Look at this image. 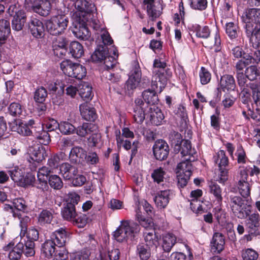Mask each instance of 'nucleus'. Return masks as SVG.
<instances>
[{
  "label": "nucleus",
  "instance_id": "nucleus-1",
  "mask_svg": "<svg viewBox=\"0 0 260 260\" xmlns=\"http://www.w3.org/2000/svg\"><path fill=\"white\" fill-rule=\"evenodd\" d=\"M140 230L139 224L134 221L122 220L113 236L118 242H125L129 239L133 241L139 235Z\"/></svg>",
  "mask_w": 260,
  "mask_h": 260
},
{
  "label": "nucleus",
  "instance_id": "nucleus-2",
  "mask_svg": "<svg viewBox=\"0 0 260 260\" xmlns=\"http://www.w3.org/2000/svg\"><path fill=\"white\" fill-rule=\"evenodd\" d=\"M228 205L233 214L241 219H245L251 212V206L245 203L240 196H230Z\"/></svg>",
  "mask_w": 260,
  "mask_h": 260
},
{
  "label": "nucleus",
  "instance_id": "nucleus-3",
  "mask_svg": "<svg viewBox=\"0 0 260 260\" xmlns=\"http://www.w3.org/2000/svg\"><path fill=\"white\" fill-rule=\"evenodd\" d=\"M69 23V19L64 15H58L52 17L46 23L47 31L52 35L63 33Z\"/></svg>",
  "mask_w": 260,
  "mask_h": 260
},
{
  "label": "nucleus",
  "instance_id": "nucleus-4",
  "mask_svg": "<svg viewBox=\"0 0 260 260\" xmlns=\"http://www.w3.org/2000/svg\"><path fill=\"white\" fill-rule=\"evenodd\" d=\"M60 67L65 75L79 80L82 79L86 75L85 67L79 63H73L69 60L62 61Z\"/></svg>",
  "mask_w": 260,
  "mask_h": 260
},
{
  "label": "nucleus",
  "instance_id": "nucleus-5",
  "mask_svg": "<svg viewBox=\"0 0 260 260\" xmlns=\"http://www.w3.org/2000/svg\"><path fill=\"white\" fill-rule=\"evenodd\" d=\"M167 64L165 62H161L158 59H155L153 62V73L156 76L155 81L153 82V86H158L157 80L160 82V87L161 85H164L166 84L167 80L172 76V73L169 68H166Z\"/></svg>",
  "mask_w": 260,
  "mask_h": 260
},
{
  "label": "nucleus",
  "instance_id": "nucleus-6",
  "mask_svg": "<svg viewBox=\"0 0 260 260\" xmlns=\"http://www.w3.org/2000/svg\"><path fill=\"white\" fill-rule=\"evenodd\" d=\"M232 54L236 58H241L235 64V69L237 71H243L254 60L252 58V55L246 53L240 46H236L232 50Z\"/></svg>",
  "mask_w": 260,
  "mask_h": 260
},
{
  "label": "nucleus",
  "instance_id": "nucleus-7",
  "mask_svg": "<svg viewBox=\"0 0 260 260\" xmlns=\"http://www.w3.org/2000/svg\"><path fill=\"white\" fill-rule=\"evenodd\" d=\"M74 7L79 13V19H84L85 17L91 19L92 14H94L96 11L95 5L91 2L86 0H77L74 4Z\"/></svg>",
  "mask_w": 260,
  "mask_h": 260
},
{
  "label": "nucleus",
  "instance_id": "nucleus-8",
  "mask_svg": "<svg viewBox=\"0 0 260 260\" xmlns=\"http://www.w3.org/2000/svg\"><path fill=\"white\" fill-rule=\"evenodd\" d=\"M242 21L245 24L244 27L260 24V9L250 8L246 10L242 16Z\"/></svg>",
  "mask_w": 260,
  "mask_h": 260
},
{
  "label": "nucleus",
  "instance_id": "nucleus-9",
  "mask_svg": "<svg viewBox=\"0 0 260 260\" xmlns=\"http://www.w3.org/2000/svg\"><path fill=\"white\" fill-rule=\"evenodd\" d=\"M169 151V145L164 140L159 139L155 142L153 146V153L156 159L160 161L166 159Z\"/></svg>",
  "mask_w": 260,
  "mask_h": 260
},
{
  "label": "nucleus",
  "instance_id": "nucleus-10",
  "mask_svg": "<svg viewBox=\"0 0 260 260\" xmlns=\"http://www.w3.org/2000/svg\"><path fill=\"white\" fill-rule=\"evenodd\" d=\"M142 73L138 64H136L129 73V78L126 82L125 88L129 91H133L140 83Z\"/></svg>",
  "mask_w": 260,
  "mask_h": 260
},
{
  "label": "nucleus",
  "instance_id": "nucleus-11",
  "mask_svg": "<svg viewBox=\"0 0 260 260\" xmlns=\"http://www.w3.org/2000/svg\"><path fill=\"white\" fill-rule=\"evenodd\" d=\"M245 34L254 48L260 47V26L248 25L244 27Z\"/></svg>",
  "mask_w": 260,
  "mask_h": 260
},
{
  "label": "nucleus",
  "instance_id": "nucleus-12",
  "mask_svg": "<svg viewBox=\"0 0 260 260\" xmlns=\"http://www.w3.org/2000/svg\"><path fill=\"white\" fill-rule=\"evenodd\" d=\"M176 152H180L181 156H188V158H196L197 152L194 148H192L191 143L187 140H182L180 144H176L174 147Z\"/></svg>",
  "mask_w": 260,
  "mask_h": 260
},
{
  "label": "nucleus",
  "instance_id": "nucleus-13",
  "mask_svg": "<svg viewBox=\"0 0 260 260\" xmlns=\"http://www.w3.org/2000/svg\"><path fill=\"white\" fill-rule=\"evenodd\" d=\"M29 219V218L26 217L25 218H23L21 220L20 225L21 227V231L20 233V237H22L25 236L27 233V240L36 241L39 239V231L34 228H31L29 229L27 232V221Z\"/></svg>",
  "mask_w": 260,
  "mask_h": 260
},
{
  "label": "nucleus",
  "instance_id": "nucleus-14",
  "mask_svg": "<svg viewBox=\"0 0 260 260\" xmlns=\"http://www.w3.org/2000/svg\"><path fill=\"white\" fill-rule=\"evenodd\" d=\"M172 192L170 189L158 191L154 198L156 206L159 209L165 208L169 204Z\"/></svg>",
  "mask_w": 260,
  "mask_h": 260
},
{
  "label": "nucleus",
  "instance_id": "nucleus-15",
  "mask_svg": "<svg viewBox=\"0 0 260 260\" xmlns=\"http://www.w3.org/2000/svg\"><path fill=\"white\" fill-rule=\"evenodd\" d=\"M87 24L83 19H79L78 24L75 26L73 30L75 36L81 40H87L90 37V32L87 27Z\"/></svg>",
  "mask_w": 260,
  "mask_h": 260
},
{
  "label": "nucleus",
  "instance_id": "nucleus-16",
  "mask_svg": "<svg viewBox=\"0 0 260 260\" xmlns=\"http://www.w3.org/2000/svg\"><path fill=\"white\" fill-rule=\"evenodd\" d=\"M34 12L43 16L49 14L51 10V4L48 0H35L32 6Z\"/></svg>",
  "mask_w": 260,
  "mask_h": 260
},
{
  "label": "nucleus",
  "instance_id": "nucleus-17",
  "mask_svg": "<svg viewBox=\"0 0 260 260\" xmlns=\"http://www.w3.org/2000/svg\"><path fill=\"white\" fill-rule=\"evenodd\" d=\"M23 243L19 242L15 247L14 244L10 243L4 247V250L9 251L8 257L11 260H18L20 258L23 252Z\"/></svg>",
  "mask_w": 260,
  "mask_h": 260
},
{
  "label": "nucleus",
  "instance_id": "nucleus-18",
  "mask_svg": "<svg viewBox=\"0 0 260 260\" xmlns=\"http://www.w3.org/2000/svg\"><path fill=\"white\" fill-rule=\"evenodd\" d=\"M69 157L72 163L81 164L86 159V152L81 147L75 146L71 150Z\"/></svg>",
  "mask_w": 260,
  "mask_h": 260
},
{
  "label": "nucleus",
  "instance_id": "nucleus-19",
  "mask_svg": "<svg viewBox=\"0 0 260 260\" xmlns=\"http://www.w3.org/2000/svg\"><path fill=\"white\" fill-rule=\"evenodd\" d=\"M29 28L32 35L36 38H41L44 35L45 28L41 21L32 18L29 23Z\"/></svg>",
  "mask_w": 260,
  "mask_h": 260
},
{
  "label": "nucleus",
  "instance_id": "nucleus-20",
  "mask_svg": "<svg viewBox=\"0 0 260 260\" xmlns=\"http://www.w3.org/2000/svg\"><path fill=\"white\" fill-rule=\"evenodd\" d=\"M50 239L53 240L54 243L59 248L64 246L68 239L67 233L63 228H59L52 233Z\"/></svg>",
  "mask_w": 260,
  "mask_h": 260
},
{
  "label": "nucleus",
  "instance_id": "nucleus-21",
  "mask_svg": "<svg viewBox=\"0 0 260 260\" xmlns=\"http://www.w3.org/2000/svg\"><path fill=\"white\" fill-rule=\"evenodd\" d=\"M195 158H187L185 160L182 161L178 164L176 168V173L177 174L186 176L187 178H190L192 174V166L191 161L195 160Z\"/></svg>",
  "mask_w": 260,
  "mask_h": 260
},
{
  "label": "nucleus",
  "instance_id": "nucleus-22",
  "mask_svg": "<svg viewBox=\"0 0 260 260\" xmlns=\"http://www.w3.org/2000/svg\"><path fill=\"white\" fill-rule=\"evenodd\" d=\"M68 43L67 38L63 36H58L55 38L53 42V48L54 54L61 56L66 52V47Z\"/></svg>",
  "mask_w": 260,
  "mask_h": 260
},
{
  "label": "nucleus",
  "instance_id": "nucleus-23",
  "mask_svg": "<svg viewBox=\"0 0 260 260\" xmlns=\"http://www.w3.org/2000/svg\"><path fill=\"white\" fill-rule=\"evenodd\" d=\"M79 109L82 118L87 121H94L97 118L95 110L87 103L80 105Z\"/></svg>",
  "mask_w": 260,
  "mask_h": 260
},
{
  "label": "nucleus",
  "instance_id": "nucleus-24",
  "mask_svg": "<svg viewBox=\"0 0 260 260\" xmlns=\"http://www.w3.org/2000/svg\"><path fill=\"white\" fill-rule=\"evenodd\" d=\"M211 251L220 253L224 249L225 240L223 235L220 233H215L210 242Z\"/></svg>",
  "mask_w": 260,
  "mask_h": 260
},
{
  "label": "nucleus",
  "instance_id": "nucleus-25",
  "mask_svg": "<svg viewBox=\"0 0 260 260\" xmlns=\"http://www.w3.org/2000/svg\"><path fill=\"white\" fill-rule=\"evenodd\" d=\"M78 169L68 162H64L59 166V173L64 180H71L78 173Z\"/></svg>",
  "mask_w": 260,
  "mask_h": 260
},
{
  "label": "nucleus",
  "instance_id": "nucleus-26",
  "mask_svg": "<svg viewBox=\"0 0 260 260\" xmlns=\"http://www.w3.org/2000/svg\"><path fill=\"white\" fill-rule=\"evenodd\" d=\"M10 127L12 131L17 132L22 136H30L33 134L31 129L26 124L20 120H15L10 123Z\"/></svg>",
  "mask_w": 260,
  "mask_h": 260
},
{
  "label": "nucleus",
  "instance_id": "nucleus-27",
  "mask_svg": "<svg viewBox=\"0 0 260 260\" xmlns=\"http://www.w3.org/2000/svg\"><path fill=\"white\" fill-rule=\"evenodd\" d=\"M246 220V226L249 229L251 234H255L260 225V216L257 213H254L247 216Z\"/></svg>",
  "mask_w": 260,
  "mask_h": 260
},
{
  "label": "nucleus",
  "instance_id": "nucleus-28",
  "mask_svg": "<svg viewBox=\"0 0 260 260\" xmlns=\"http://www.w3.org/2000/svg\"><path fill=\"white\" fill-rule=\"evenodd\" d=\"M220 87L223 91H234L236 84L234 77L229 74L222 76L220 80Z\"/></svg>",
  "mask_w": 260,
  "mask_h": 260
},
{
  "label": "nucleus",
  "instance_id": "nucleus-29",
  "mask_svg": "<svg viewBox=\"0 0 260 260\" xmlns=\"http://www.w3.org/2000/svg\"><path fill=\"white\" fill-rule=\"evenodd\" d=\"M11 179L15 182L19 183L23 186L28 184V181L24 176V172L17 167H15L8 171Z\"/></svg>",
  "mask_w": 260,
  "mask_h": 260
},
{
  "label": "nucleus",
  "instance_id": "nucleus-30",
  "mask_svg": "<svg viewBox=\"0 0 260 260\" xmlns=\"http://www.w3.org/2000/svg\"><path fill=\"white\" fill-rule=\"evenodd\" d=\"M26 21V15L24 11L18 10L14 15L12 20V28L15 31L21 30Z\"/></svg>",
  "mask_w": 260,
  "mask_h": 260
},
{
  "label": "nucleus",
  "instance_id": "nucleus-31",
  "mask_svg": "<svg viewBox=\"0 0 260 260\" xmlns=\"http://www.w3.org/2000/svg\"><path fill=\"white\" fill-rule=\"evenodd\" d=\"M31 159L34 161L39 162L45 159L46 151L43 145H37L30 149Z\"/></svg>",
  "mask_w": 260,
  "mask_h": 260
},
{
  "label": "nucleus",
  "instance_id": "nucleus-32",
  "mask_svg": "<svg viewBox=\"0 0 260 260\" xmlns=\"http://www.w3.org/2000/svg\"><path fill=\"white\" fill-rule=\"evenodd\" d=\"M98 131V126L91 123H84L79 126L75 130L76 133L81 137H85L91 133L96 132Z\"/></svg>",
  "mask_w": 260,
  "mask_h": 260
},
{
  "label": "nucleus",
  "instance_id": "nucleus-33",
  "mask_svg": "<svg viewBox=\"0 0 260 260\" xmlns=\"http://www.w3.org/2000/svg\"><path fill=\"white\" fill-rule=\"evenodd\" d=\"M108 49L107 46L99 45L94 53L92 54L91 58L92 61L94 62H101L108 55Z\"/></svg>",
  "mask_w": 260,
  "mask_h": 260
},
{
  "label": "nucleus",
  "instance_id": "nucleus-34",
  "mask_svg": "<svg viewBox=\"0 0 260 260\" xmlns=\"http://www.w3.org/2000/svg\"><path fill=\"white\" fill-rule=\"evenodd\" d=\"M78 92L81 98L86 102L90 101L93 96L92 87L86 82L79 85Z\"/></svg>",
  "mask_w": 260,
  "mask_h": 260
},
{
  "label": "nucleus",
  "instance_id": "nucleus-35",
  "mask_svg": "<svg viewBox=\"0 0 260 260\" xmlns=\"http://www.w3.org/2000/svg\"><path fill=\"white\" fill-rule=\"evenodd\" d=\"M209 192L217 204L221 205L222 202V189L220 186L215 182L211 181L209 184Z\"/></svg>",
  "mask_w": 260,
  "mask_h": 260
},
{
  "label": "nucleus",
  "instance_id": "nucleus-36",
  "mask_svg": "<svg viewBox=\"0 0 260 260\" xmlns=\"http://www.w3.org/2000/svg\"><path fill=\"white\" fill-rule=\"evenodd\" d=\"M56 245L51 239L46 240L42 245L41 251L48 258L51 257L56 250Z\"/></svg>",
  "mask_w": 260,
  "mask_h": 260
},
{
  "label": "nucleus",
  "instance_id": "nucleus-37",
  "mask_svg": "<svg viewBox=\"0 0 260 260\" xmlns=\"http://www.w3.org/2000/svg\"><path fill=\"white\" fill-rule=\"evenodd\" d=\"M145 245L151 248H156L159 245V238L154 231L144 233Z\"/></svg>",
  "mask_w": 260,
  "mask_h": 260
},
{
  "label": "nucleus",
  "instance_id": "nucleus-38",
  "mask_svg": "<svg viewBox=\"0 0 260 260\" xmlns=\"http://www.w3.org/2000/svg\"><path fill=\"white\" fill-rule=\"evenodd\" d=\"M180 239H177L173 234H167L163 238L162 248L166 252H170L176 243L179 242Z\"/></svg>",
  "mask_w": 260,
  "mask_h": 260
},
{
  "label": "nucleus",
  "instance_id": "nucleus-39",
  "mask_svg": "<svg viewBox=\"0 0 260 260\" xmlns=\"http://www.w3.org/2000/svg\"><path fill=\"white\" fill-rule=\"evenodd\" d=\"M53 217L51 210L43 209L40 212L37 217L38 223L41 226L49 224L51 223Z\"/></svg>",
  "mask_w": 260,
  "mask_h": 260
},
{
  "label": "nucleus",
  "instance_id": "nucleus-40",
  "mask_svg": "<svg viewBox=\"0 0 260 260\" xmlns=\"http://www.w3.org/2000/svg\"><path fill=\"white\" fill-rule=\"evenodd\" d=\"M77 212L75 207L71 203H67L61 210V215L63 218L71 221L76 216Z\"/></svg>",
  "mask_w": 260,
  "mask_h": 260
},
{
  "label": "nucleus",
  "instance_id": "nucleus-41",
  "mask_svg": "<svg viewBox=\"0 0 260 260\" xmlns=\"http://www.w3.org/2000/svg\"><path fill=\"white\" fill-rule=\"evenodd\" d=\"M151 111L150 120L152 123L156 125H159L162 123L165 116L160 109L158 108H150Z\"/></svg>",
  "mask_w": 260,
  "mask_h": 260
},
{
  "label": "nucleus",
  "instance_id": "nucleus-42",
  "mask_svg": "<svg viewBox=\"0 0 260 260\" xmlns=\"http://www.w3.org/2000/svg\"><path fill=\"white\" fill-rule=\"evenodd\" d=\"M69 51L72 57L75 58H80L84 54L82 45L77 41H73L70 43Z\"/></svg>",
  "mask_w": 260,
  "mask_h": 260
},
{
  "label": "nucleus",
  "instance_id": "nucleus-43",
  "mask_svg": "<svg viewBox=\"0 0 260 260\" xmlns=\"http://www.w3.org/2000/svg\"><path fill=\"white\" fill-rule=\"evenodd\" d=\"M205 46L210 49L214 52H218L220 51L221 48V40L217 30L214 35V39L210 42H206Z\"/></svg>",
  "mask_w": 260,
  "mask_h": 260
},
{
  "label": "nucleus",
  "instance_id": "nucleus-44",
  "mask_svg": "<svg viewBox=\"0 0 260 260\" xmlns=\"http://www.w3.org/2000/svg\"><path fill=\"white\" fill-rule=\"evenodd\" d=\"M144 243L137 246V254L141 260H148L151 256V249Z\"/></svg>",
  "mask_w": 260,
  "mask_h": 260
},
{
  "label": "nucleus",
  "instance_id": "nucleus-45",
  "mask_svg": "<svg viewBox=\"0 0 260 260\" xmlns=\"http://www.w3.org/2000/svg\"><path fill=\"white\" fill-rule=\"evenodd\" d=\"M11 32L10 22L5 19L0 20V43L7 39Z\"/></svg>",
  "mask_w": 260,
  "mask_h": 260
},
{
  "label": "nucleus",
  "instance_id": "nucleus-46",
  "mask_svg": "<svg viewBox=\"0 0 260 260\" xmlns=\"http://www.w3.org/2000/svg\"><path fill=\"white\" fill-rule=\"evenodd\" d=\"M214 162L219 168L226 167L229 164V159L226 156L224 151H218L213 157Z\"/></svg>",
  "mask_w": 260,
  "mask_h": 260
},
{
  "label": "nucleus",
  "instance_id": "nucleus-47",
  "mask_svg": "<svg viewBox=\"0 0 260 260\" xmlns=\"http://www.w3.org/2000/svg\"><path fill=\"white\" fill-rule=\"evenodd\" d=\"M142 96L146 103L149 105L157 104L158 101V96L154 90H146L143 92Z\"/></svg>",
  "mask_w": 260,
  "mask_h": 260
},
{
  "label": "nucleus",
  "instance_id": "nucleus-48",
  "mask_svg": "<svg viewBox=\"0 0 260 260\" xmlns=\"http://www.w3.org/2000/svg\"><path fill=\"white\" fill-rule=\"evenodd\" d=\"M225 32L231 39H236L238 37L240 32L238 24L233 22L226 23L225 24Z\"/></svg>",
  "mask_w": 260,
  "mask_h": 260
},
{
  "label": "nucleus",
  "instance_id": "nucleus-49",
  "mask_svg": "<svg viewBox=\"0 0 260 260\" xmlns=\"http://www.w3.org/2000/svg\"><path fill=\"white\" fill-rule=\"evenodd\" d=\"M166 175V172L165 169L162 167H158L154 169L151 174V177L153 182L157 184L164 182Z\"/></svg>",
  "mask_w": 260,
  "mask_h": 260
},
{
  "label": "nucleus",
  "instance_id": "nucleus-50",
  "mask_svg": "<svg viewBox=\"0 0 260 260\" xmlns=\"http://www.w3.org/2000/svg\"><path fill=\"white\" fill-rule=\"evenodd\" d=\"M192 29L198 38L207 39L210 36L211 31L207 26H201L198 24H195L192 25Z\"/></svg>",
  "mask_w": 260,
  "mask_h": 260
},
{
  "label": "nucleus",
  "instance_id": "nucleus-51",
  "mask_svg": "<svg viewBox=\"0 0 260 260\" xmlns=\"http://www.w3.org/2000/svg\"><path fill=\"white\" fill-rule=\"evenodd\" d=\"M66 157L65 153L62 152L56 154L48 159L47 165L51 169H56L59 167L60 161L64 159Z\"/></svg>",
  "mask_w": 260,
  "mask_h": 260
},
{
  "label": "nucleus",
  "instance_id": "nucleus-52",
  "mask_svg": "<svg viewBox=\"0 0 260 260\" xmlns=\"http://www.w3.org/2000/svg\"><path fill=\"white\" fill-rule=\"evenodd\" d=\"M48 180L51 187L54 189L59 190L63 186V182L61 179L57 175L49 176Z\"/></svg>",
  "mask_w": 260,
  "mask_h": 260
},
{
  "label": "nucleus",
  "instance_id": "nucleus-53",
  "mask_svg": "<svg viewBox=\"0 0 260 260\" xmlns=\"http://www.w3.org/2000/svg\"><path fill=\"white\" fill-rule=\"evenodd\" d=\"M24 108L19 103L16 102L12 103L8 108L9 114L13 116H20Z\"/></svg>",
  "mask_w": 260,
  "mask_h": 260
},
{
  "label": "nucleus",
  "instance_id": "nucleus-54",
  "mask_svg": "<svg viewBox=\"0 0 260 260\" xmlns=\"http://www.w3.org/2000/svg\"><path fill=\"white\" fill-rule=\"evenodd\" d=\"M238 188L240 194L244 198L250 196V186L247 181L238 182Z\"/></svg>",
  "mask_w": 260,
  "mask_h": 260
},
{
  "label": "nucleus",
  "instance_id": "nucleus-55",
  "mask_svg": "<svg viewBox=\"0 0 260 260\" xmlns=\"http://www.w3.org/2000/svg\"><path fill=\"white\" fill-rule=\"evenodd\" d=\"M59 129L64 135H70L75 133L76 128L71 123L62 121L59 123Z\"/></svg>",
  "mask_w": 260,
  "mask_h": 260
},
{
  "label": "nucleus",
  "instance_id": "nucleus-56",
  "mask_svg": "<svg viewBox=\"0 0 260 260\" xmlns=\"http://www.w3.org/2000/svg\"><path fill=\"white\" fill-rule=\"evenodd\" d=\"M244 74L247 76L248 80L254 81L257 79L259 76V73L257 67L254 65H251L247 67Z\"/></svg>",
  "mask_w": 260,
  "mask_h": 260
},
{
  "label": "nucleus",
  "instance_id": "nucleus-57",
  "mask_svg": "<svg viewBox=\"0 0 260 260\" xmlns=\"http://www.w3.org/2000/svg\"><path fill=\"white\" fill-rule=\"evenodd\" d=\"M38 140L40 144L47 145L50 142V135L47 132L42 130L41 132H36L34 135Z\"/></svg>",
  "mask_w": 260,
  "mask_h": 260
},
{
  "label": "nucleus",
  "instance_id": "nucleus-58",
  "mask_svg": "<svg viewBox=\"0 0 260 260\" xmlns=\"http://www.w3.org/2000/svg\"><path fill=\"white\" fill-rule=\"evenodd\" d=\"M133 118L135 122L138 124H141L145 118V114L143 108L139 107L134 108Z\"/></svg>",
  "mask_w": 260,
  "mask_h": 260
},
{
  "label": "nucleus",
  "instance_id": "nucleus-59",
  "mask_svg": "<svg viewBox=\"0 0 260 260\" xmlns=\"http://www.w3.org/2000/svg\"><path fill=\"white\" fill-rule=\"evenodd\" d=\"M35 244L32 241L27 240L23 244V252L27 257L32 256L35 254Z\"/></svg>",
  "mask_w": 260,
  "mask_h": 260
},
{
  "label": "nucleus",
  "instance_id": "nucleus-60",
  "mask_svg": "<svg viewBox=\"0 0 260 260\" xmlns=\"http://www.w3.org/2000/svg\"><path fill=\"white\" fill-rule=\"evenodd\" d=\"M47 96V92L43 87L38 88L34 94V100L36 102L43 103Z\"/></svg>",
  "mask_w": 260,
  "mask_h": 260
},
{
  "label": "nucleus",
  "instance_id": "nucleus-61",
  "mask_svg": "<svg viewBox=\"0 0 260 260\" xmlns=\"http://www.w3.org/2000/svg\"><path fill=\"white\" fill-rule=\"evenodd\" d=\"M87 220V218L86 215L77 213L76 216H75V217L74 218V219H73L71 222L74 225L79 228H82L86 224Z\"/></svg>",
  "mask_w": 260,
  "mask_h": 260
},
{
  "label": "nucleus",
  "instance_id": "nucleus-62",
  "mask_svg": "<svg viewBox=\"0 0 260 260\" xmlns=\"http://www.w3.org/2000/svg\"><path fill=\"white\" fill-rule=\"evenodd\" d=\"M200 81L202 85L208 84L211 80V75L207 69L202 67L199 73Z\"/></svg>",
  "mask_w": 260,
  "mask_h": 260
},
{
  "label": "nucleus",
  "instance_id": "nucleus-63",
  "mask_svg": "<svg viewBox=\"0 0 260 260\" xmlns=\"http://www.w3.org/2000/svg\"><path fill=\"white\" fill-rule=\"evenodd\" d=\"M258 257V253L251 248H248L242 252L243 260H256Z\"/></svg>",
  "mask_w": 260,
  "mask_h": 260
},
{
  "label": "nucleus",
  "instance_id": "nucleus-64",
  "mask_svg": "<svg viewBox=\"0 0 260 260\" xmlns=\"http://www.w3.org/2000/svg\"><path fill=\"white\" fill-rule=\"evenodd\" d=\"M236 78L238 85L240 88L248 87L247 77L244 74L243 71L236 70Z\"/></svg>",
  "mask_w": 260,
  "mask_h": 260
}]
</instances>
